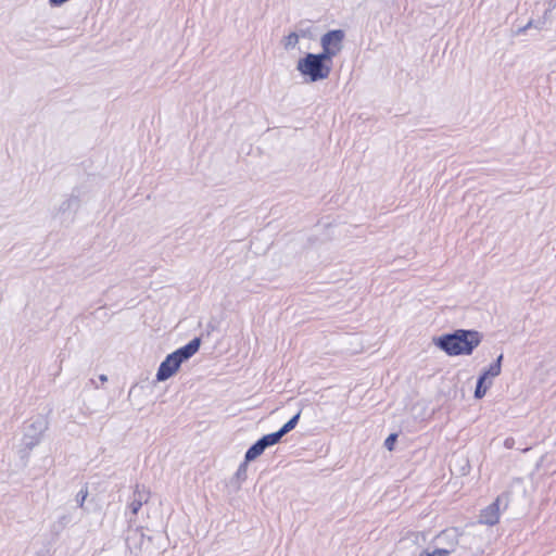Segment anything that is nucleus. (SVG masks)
<instances>
[{
  "label": "nucleus",
  "mask_w": 556,
  "mask_h": 556,
  "mask_svg": "<svg viewBox=\"0 0 556 556\" xmlns=\"http://www.w3.org/2000/svg\"><path fill=\"white\" fill-rule=\"evenodd\" d=\"M483 334L475 329H455L433 338V344L447 356H469L480 345Z\"/></svg>",
  "instance_id": "f257e3e1"
},
{
  "label": "nucleus",
  "mask_w": 556,
  "mask_h": 556,
  "mask_svg": "<svg viewBox=\"0 0 556 556\" xmlns=\"http://www.w3.org/2000/svg\"><path fill=\"white\" fill-rule=\"evenodd\" d=\"M201 343V337H194L185 345L167 354L157 368L156 381H165L173 377L179 370L181 364L190 359L200 350Z\"/></svg>",
  "instance_id": "f03ea898"
},
{
  "label": "nucleus",
  "mask_w": 556,
  "mask_h": 556,
  "mask_svg": "<svg viewBox=\"0 0 556 556\" xmlns=\"http://www.w3.org/2000/svg\"><path fill=\"white\" fill-rule=\"evenodd\" d=\"M47 429L48 420L42 415H37L25 422L18 451L21 459L25 462L28 459L30 451L40 443Z\"/></svg>",
  "instance_id": "7ed1b4c3"
},
{
  "label": "nucleus",
  "mask_w": 556,
  "mask_h": 556,
  "mask_svg": "<svg viewBox=\"0 0 556 556\" xmlns=\"http://www.w3.org/2000/svg\"><path fill=\"white\" fill-rule=\"evenodd\" d=\"M296 71L309 83L327 79L331 73L330 64L324 63L313 52H307L298 60Z\"/></svg>",
  "instance_id": "20e7f679"
},
{
  "label": "nucleus",
  "mask_w": 556,
  "mask_h": 556,
  "mask_svg": "<svg viewBox=\"0 0 556 556\" xmlns=\"http://www.w3.org/2000/svg\"><path fill=\"white\" fill-rule=\"evenodd\" d=\"M504 355L500 354L488 367L483 368L479 374L476 382L473 397L481 400L485 396L488 390L493 384V379L501 375Z\"/></svg>",
  "instance_id": "39448f33"
},
{
  "label": "nucleus",
  "mask_w": 556,
  "mask_h": 556,
  "mask_svg": "<svg viewBox=\"0 0 556 556\" xmlns=\"http://www.w3.org/2000/svg\"><path fill=\"white\" fill-rule=\"evenodd\" d=\"M81 189L76 187L72 193L60 204L53 217L60 222L61 225L68 226L75 220L76 213L81 205Z\"/></svg>",
  "instance_id": "423d86ee"
},
{
  "label": "nucleus",
  "mask_w": 556,
  "mask_h": 556,
  "mask_svg": "<svg viewBox=\"0 0 556 556\" xmlns=\"http://www.w3.org/2000/svg\"><path fill=\"white\" fill-rule=\"evenodd\" d=\"M458 538H459V532L456 528L443 530L438 535L437 539H438V542L442 545H445V547L435 548L430 554H432L433 556H435V555L450 556L451 553H453L455 551V547L458 544Z\"/></svg>",
  "instance_id": "0eeeda50"
},
{
  "label": "nucleus",
  "mask_w": 556,
  "mask_h": 556,
  "mask_svg": "<svg viewBox=\"0 0 556 556\" xmlns=\"http://www.w3.org/2000/svg\"><path fill=\"white\" fill-rule=\"evenodd\" d=\"M507 497L506 494H501L496 497V500L486 506L480 513L479 522L486 526H494L500 520V504L503 502V498Z\"/></svg>",
  "instance_id": "6e6552de"
},
{
  "label": "nucleus",
  "mask_w": 556,
  "mask_h": 556,
  "mask_svg": "<svg viewBox=\"0 0 556 556\" xmlns=\"http://www.w3.org/2000/svg\"><path fill=\"white\" fill-rule=\"evenodd\" d=\"M344 38L345 31L343 29H330L320 37V46L328 47L340 53L343 49Z\"/></svg>",
  "instance_id": "1a4fd4ad"
},
{
  "label": "nucleus",
  "mask_w": 556,
  "mask_h": 556,
  "mask_svg": "<svg viewBox=\"0 0 556 556\" xmlns=\"http://www.w3.org/2000/svg\"><path fill=\"white\" fill-rule=\"evenodd\" d=\"M150 496L149 491L143 485L136 484L128 508L132 515H137L144 503L148 502Z\"/></svg>",
  "instance_id": "9d476101"
},
{
  "label": "nucleus",
  "mask_w": 556,
  "mask_h": 556,
  "mask_svg": "<svg viewBox=\"0 0 556 556\" xmlns=\"http://www.w3.org/2000/svg\"><path fill=\"white\" fill-rule=\"evenodd\" d=\"M302 410L300 409L294 414L286 424H283L278 430V434L282 439L286 434L291 432L299 424Z\"/></svg>",
  "instance_id": "9b49d317"
},
{
  "label": "nucleus",
  "mask_w": 556,
  "mask_h": 556,
  "mask_svg": "<svg viewBox=\"0 0 556 556\" xmlns=\"http://www.w3.org/2000/svg\"><path fill=\"white\" fill-rule=\"evenodd\" d=\"M281 441L280 435L277 431L267 433L257 439V442L262 445L263 450L278 444Z\"/></svg>",
  "instance_id": "f8f14e48"
},
{
  "label": "nucleus",
  "mask_w": 556,
  "mask_h": 556,
  "mask_svg": "<svg viewBox=\"0 0 556 556\" xmlns=\"http://www.w3.org/2000/svg\"><path fill=\"white\" fill-rule=\"evenodd\" d=\"M265 450H263L262 445L257 442V440L245 451L244 458L247 462H253L257 457H260Z\"/></svg>",
  "instance_id": "ddd939ff"
},
{
  "label": "nucleus",
  "mask_w": 556,
  "mask_h": 556,
  "mask_svg": "<svg viewBox=\"0 0 556 556\" xmlns=\"http://www.w3.org/2000/svg\"><path fill=\"white\" fill-rule=\"evenodd\" d=\"M324 63L330 64V70H332V60L336 58L339 52L328 47H321V51L315 53Z\"/></svg>",
  "instance_id": "4468645a"
},
{
  "label": "nucleus",
  "mask_w": 556,
  "mask_h": 556,
  "mask_svg": "<svg viewBox=\"0 0 556 556\" xmlns=\"http://www.w3.org/2000/svg\"><path fill=\"white\" fill-rule=\"evenodd\" d=\"M143 538H144V534L140 530H138V529L131 530V531H129V533L126 536V544L129 547L131 546L132 543L135 545L141 544L143 541Z\"/></svg>",
  "instance_id": "2eb2a0df"
},
{
  "label": "nucleus",
  "mask_w": 556,
  "mask_h": 556,
  "mask_svg": "<svg viewBox=\"0 0 556 556\" xmlns=\"http://www.w3.org/2000/svg\"><path fill=\"white\" fill-rule=\"evenodd\" d=\"M299 35L295 31H291L288 36L283 38V48L289 51L296 47L299 43Z\"/></svg>",
  "instance_id": "dca6fc26"
},
{
  "label": "nucleus",
  "mask_w": 556,
  "mask_h": 556,
  "mask_svg": "<svg viewBox=\"0 0 556 556\" xmlns=\"http://www.w3.org/2000/svg\"><path fill=\"white\" fill-rule=\"evenodd\" d=\"M545 25V16L543 18H539L536 21L534 20H530L523 27L519 28L518 29V34H522L525 33L527 29L529 28H536V29H542Z\"/></svg>",
  "instance_id": "f3484780"
},
{
  "label": "nucleus",
  "mask_w": 556,
  "mask_h": 556,
  "mask_svg": "<svg viewBox=\"0 0 556 556\" xmlns=\"http://www.w3.org/2000/svg\"><path fill=\"white\" fill-rule=\"evenodd\" d=\"M250 462H247L245 459L239 465L236 473H235V477L237 478V480H239L240 482L242 481H245L247 478H248V465H249Z\"/></svg>",
  "instance_id": "a211bd4d"
},
{
  "label": "nucleus",
  "mask_w": 556,
  "mask_h": 556,
  "mask_svg": "<svg viewBox=\"0 0 556 556\" xmlns=\"http://www.w3.org/2000/svg\"><path fill=\"white\" fill-rule=\"evenodd\" d=\"M88 496V488L85 485L80 489V491L76 494V504L79 508H84L85 501Z\"/></svg>",
  "instance_id": "6ab92c4d"
},
{
  "label": "nucleus",
  "mask_w": 556,
  "mask_h": 556,
  "mask_svg": "<svg viewBox=\"0 0 556 556\" xmlns=\"http://www.w3.org/2000/svg\"><path fill=\"white\" fill-rule=\"evenodd\" d=\"M397 433H390L387 439L384 440V447L388 450V451H393L394 450V446H395V443L397 441Z\"/></svg>",
  "instance_id": "aec40b11"
},
{
  "label": "nucleus",
  "mask_w": 556,
  "mask_h": 556,
  "mask_svg": "<svg viewBox=\"0 0 556 556\" xmlns=\"http://www.w3.org/2000/svg\"><path fill=\"white\" fill-rule=\"evenodd\" d=\"M295 33H296V35H299V38H312V28L311 27L300 28Z\"/></svg>",
  "instance_id": "412c9836"
},
{
  "label": "nucleus",
  "mask_w": 556,
  "mask_h": 556,
  "mask_svg": "<svg viewBox=\"0 0 556 556\" xmlns=\"http://www.w3.org/2000/svg\"><path fill=\"white\" fill-rule=\"evenodd\" d=\"M504 446L506 448H514L515 447V439L514 438H506L504 441Z\"/></svg>",
  "instance_id": "4be33fe9"
},
{
  "label": "nucleus",
  "mask_w": 556,
  "mask_h": 556,
  "mask_svg": "<svg viewBox=\"0 0 556 556\" xmlns=\"http://www.w3.org/2000/svg\"><path fill=\"white\" fill-rule=\"evenodd\" d=\"M556 8V0H553L551 3H549V7L545 10V13L544 15H547L548 13L552 12L553 9Z\"/></svg>",
  "instance_id": "5701e85b"
},
{
  "label": "nucleus",
  "mask_w": 556,
  "mask_h": 556,
  "mask_svg": "<svg viewBox=\"0 0 556 556\" xmlns=\"http://www.w3.org/2000/svg\"><path fill=\"white\" fill-rule=\"evenodd\" d=\"M99 380H100L101 382H106V381H108V376H106V375H104V374H101V375L99 376Z\"/></svg>",
  "instance_id": "b1692460"
},
{
  "label": "nucleus",
  "mask_w": 556,
  "mask_h": 556,
  "mask_svg": "<svg viewBox=\"0 0 556 556\" xmlns=\"http://www.w3.org/2000/svg\"><path fill=\"white\" fill-rule=\"evenodd\" d=\"M420 556H433L432 554H429V552L425 551L420 554Z\"/></svg>",
  "instance_id": "393cba45"
},
{
  "label": "nucleus",
  "mask_w": 556,
  "mask_h": 556,
  "mask_svg": "<svg viewBox=\"0 0 556 556\" xmlns=\"http://www.w3.org/2000/svg\"><path fill=\"white\" fill-rule=\"evenodd\" d=\"M505 494L507 495V497H504L503 501L506 500L505 505H508V502H507L508 494L507 493H505Z\"/></svg>",
  "instance_id": "a878e982"
},
{
  "label": "nucleus",
  "mask_w": 556,
  "mask_h": 556,
  "mask_svg": "<svg viewBox=\"0 0 556 556\" xmlns=\"http://www.w3.org/2000/svg\"><path fill=\"white\" fill-rule=\"evenodd\" d=\"M435 556H439V555H435Z\"/></svg>",
  "instance_id": "bb28decb"
}]
</instances>
